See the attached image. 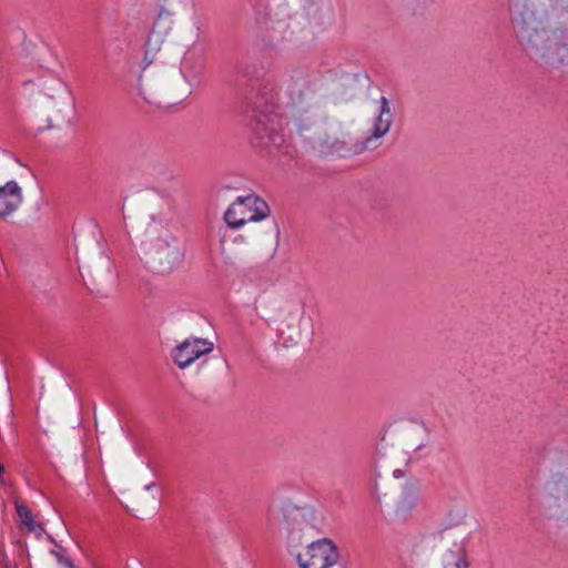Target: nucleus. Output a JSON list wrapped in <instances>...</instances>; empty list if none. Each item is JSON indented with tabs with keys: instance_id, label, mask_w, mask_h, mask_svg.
Here are the masks:
<instances>
[{
	"instance_id": "obj_15",
	"label": "nucleus",
	"mask_w": 568,
	"mask_h": 568,
	"mask_svg": "<svg viewBox=\"0 0 568 568\" xmlns=\"http://www.w3.org/2000/svg\"><path fill=\"white\" fill-rule=\"evenodd\" d=\"M417 500L418 491L416 487L413 485L405 486L398 500L396 501V514L400 517H405L415 508Z\"/></svg>"
},
{
	"instance_id": "obj_18",
	"label": "nucleus",
	"mask_w": 568,
	"mask_h": 568,
	"mask_svg": "<svg viewBox=\"0 0 568 568\" xmlns=\"http://www.w3.org/2000/svg\"><path fill=\"white\" fill-rule=\"evenodd\" d=\"M162 40L159 33L152 32L145 43V61L151 63L153 55L160 50Z\"/></svg>"
},
{
	"instance_id": "obj_13",
	"label": "nucleus",
	"mask_w": 568,
	"mask_h": 568,
	"mask_svg": "<svg viewBox=\"0 0 568 568\" xmlns=\"http://www.w3.org/2000/svg\"><path fill=\"white\" fill-rule=\"evenodd\" d=\"M304 10L314 28L324 29L333 22V10L326 0H310Z\"/></svg>"
},
{
	"instance_id": "obj_16",
	"label": "nucleus",
	"mask_w": 568,
	"mask_h": 568,
	"mask_svg": "<svg viewBox=\"0 0 568 568\" xmlns=\"http://www.w3.org/2000/svg\"><path fill=\"white\" fill-rule=\"evenodd\" d=\"M17 166L18 160L11 153L0 150V184L12 180V173Z\"/></svg>"
},
{
	"instance_id": "obj_1",
	"label": "nucleus",
	"mask_w": 568,
	"mask_h": 568,
	"mask_svg": "<svg viewBox=\"0 0 568 568\" xmlns=\"http://www.w3.org/2000/svg\"><path fill=\"white\" fill-rule=\"evenodd\" d=\"M515 37L537 64L568 69V0H509Z\"/></svg>"
},
{
	"instance_id": "obj_8",
	"label": "nucleus",
	"mask_w": 568,
	"mask_h": 568,
	"mask_svg": "<svg viewBox=\"0 0 568 568\" xmlns=\"http://www.w3.org/2000/svg\"><path fill=\"white\" fill-rule=\"evenodd\" d=\"M474 524L464 508L450 510L439 532V541L467 542L471 536Z\"/></svg>"
},
{
	"instance_id": "obj_2",
	"label": "nucleus",
	"mask_w": 568,
	"mask_h": 568,
	"mask_svg": "<svg viewBox=\"0 0 568 568\" xmlns=\"http://www.w3.org/2000/svg\"><path fill=\"white\" fill-rule=\"evenodd\" d=\"M281 103L293 121L297 135L314 149L325 150L339 143L329 133L323 98L317 83L306 75L291 77L282 87Z\"/></svg>"
},
{
	"instance_id": "obj_21",
	"label": "nucleus",
	"mask_w": 568,
	"mask_h": 568,
	"mask_svg": "<svg viewBox=\"0 0 568 568\" xmlns=\"http://www.w3.org/2000/svg\"><path fill=\"white\" fill-rule=\"evenodd\" d=\"M102 263H103V266H104L106 273H110L111 270H112V262H111V260L109 257H106V256L102 257Z\"/></svg>"
},
{
	"instance_id": "obj_24",
	"label": "nucleus",
	"mask_w": 568,
	"mask_h": 568,
	"mask_svg": "<svg viewBox=\"0 0 568 568\" xmlns=\"http://www.w3.org/2000/svg\"><path fill=\"white\" fill-rule=\"evenodd\" d=\"M2 471H3V467L0 465V473H2Z\"/></svg>"
},
{
	"instance_id": "obj_12",
	"label": "nucleus",
	"mask_w": 568,
	"mask_h": 568,
	"mask_svg": "<svg viewBox=\"0 0 568 568\" xmlns=\"http://www.w3.org/2000/svg\"><path fill=\"white\" fill-rule=\"evenodd\" d=\"M23 202L22 187L13 180L0 184V217L14 213Z\"/></svg>"
},
{
	"instance_id": "obj_22",
	"label": "nucleus",
	"mask_w": 568,
	"mask_h": 568,
	"mask_svg": "<svg viewBox=\"0 0 568 568\" xmlns=\"http://www.w3.org/2000/svg\"><path fill=\"white\" fill-rule=\"evenodd\" d=\"M278 28H281L280 23H274V22H271L270 24H266V26H265V29H266L267 31H271V32H277V31H278V30H277Z\"/></svg>"
},
{
	"instance_id": "obj_7",
	"label": "nucleus",
	"mask_w": 568,
	"mask_h": 568,
	"mask_svg": "<svg viewBox=\"0 0 568 568\" xmlns=\"http://www.w3.org/2000/svg\"><path fill=\"white\" fill-rule=\"evenodd\" d=\"M152 260L161 274H170L178 268L184 258L179 241L164 231L154 240L151 247Z\"/></svg>"
},
{
	"instance_id": "obj_5",
	"label": "nucleus",
	"mask_w": 568,
	"mask_h": 568,
	"mask_svg": "<svg viewBox=\"0 0 568 568\" xmlns=\"http://www.w3.org/2000/svg\"><path fill=\"white\" fill-rule=\"evenodd\" d=\"M271 213L267 203L261 197L248 194L239 196L225 211L224 221L231 229H239L247 222H258Z\"/></svg>"
},
{
	"instance_id": "obj_17",
	"label": "nucleus",
	"mask_w": 568,
	"mask_h": 568,
	"mask_svg": "<svg viewBox=\"0 0 568 568\" xmlns=\"http://www.w3.org/2000/svg\"><path fill=\"white\" fill-rule=\"evenodd\" d=\"M16 509H17V514L19 516L21 525L26 529H28V531H37L38 529L40 531H43L42 526L34 521L33 515L27 506H24L22 504H17Z\"/></svg>"
},
{
	"instance_id": "obj_9",
	"label": "nucleus",
	"mask_w": 568,
	"mask_h": 568,
	"mask_svg": "<svg viewBox=\"0 0 568 568\" xmlns=\"http://www.w3.org/2000/svg\"><path fill=\"white\" fill-rule=\"evenodd\" d=\"M213 349V342L206 338L191 337L173 348L172 358L179 368L185 369L196 359L210 354Z\"/></svg>"
},
{
	"instance_id": "obj_4",
	"label": "nucleus",
	"mask_w": 568,
	"mask_h": 568,
	"mask_svg": "<svg viewBox=\"0 0 568 568\" xmlns=\"http://www.w3.org/2000/svg\"><path fill=\"white\" fill-rule=\"evenodd\" d=\"M194 70V59L185 54L181 61L180 72L174 77H163L160 80L150 79L142 75L140 78L139 90L142 98L154 104H172L189 97L192 87L187 77Z\"/></svg>"
},
{
	"instance_id": "obj_3",
	"label": "nucleus",
	"mask_w": 568,
	"mask_h": 568,
	"mask_svg": "<svg viewBox=\"0 0 568 568\" xmlns=\"http://www.w3.org/2000/svg\"><path fill=\"white\" fill-rule=\"evenodd\" d=\"M287 529V551L298 568H334L339 566V552L334 542L327 538L310 542L305 549L303 532L313 528V513L307 508L287 506L283 509Z\"/></svg>"
},
{
	"instance_id": "obj_11",
	"label": "nucleus",
	"mask_w": 568,
	"mask_h": 568,
	"mask_svg": "<svg viewBox=\"0 0 568 568\" xmlns=\"http://www.w3.org/2000/svg\"><path fill=\"white\" fill-rule=\"evenodd\" d=\"M438 568H469L467 542L464 541H440V549L437 557Z\"/></svg>"
},
{
	"instance_id": "obj_20",
	"label": "nucleus",
	"mask_w": 568,
	"mask_h": 568,
	"mask_svg": "<svg viewBox=\"0 0 568 568\" xmlns=\"http://www.w3.org/2000/svg\"><path fill=\"white\" fill-rule=\"evenodd\" d=\"M51 554L57 558L58 562L67 568H75L69 557L63 556L61 552L52 550Z\"/></svg>"
},
{
	"instance_id": "obj_14",
	"label": "nucleus",
	"mask_w": 568,
	"mask_h": 568,
	"mask_svg": "<svg viewBox=\"0 0 568 568\" xmlns=\"http://www.w3.org/2000/svg\"><path fill=\"white\" fill-rule=\"evenodd\" d=\"M255 135L256 143L261 146H281L285 142L284 134L277 132L273 118L268 119L266 124L258 121L255 128Z\"/></svg>"
},
{
	"instance_id": "obj_23",
	"label": "nucleus",
	"mask_w": 568,
	"mask_h": 568,
	"mask_svg": "<svg viewBox=\"0 0 568 568\" xmlns=\"http://www.w3.org/2000/svg\"><path fill=\"white\" fill-rule=\"evenodd\" d=\"M154 486V484H150L145 486V489H151Z\"/></svg>"
},
{
	"instance_id": "obj_19",
	"label": "nucleus",
	"mask_w": 568,
	"mask_h": 568,
	"mask_svg": "<svg viewBox=\"0 0 568 568\" xmlns=\"http://www.w3.org/2000/svg\"><path fill=\"white\" fill-rule=\"evenodd\" d=\"M400 3L409 11L417 12L428 8L434 0H399Z\"/></svg>"
},
{
	"instance_id": "obj_6",
	"label": "nucleus",
	"mask_w": 568,
	"mask_h": 568,
	"mask_svg": "<svg viewBox=\"0 0 568 568\" xmlns=\"http://www.w3.org/2000/svg\"><path fill=\"white\" fill-rule=\"evenodd\" d=\"M393 121L394 114L390 110L389 102L385 97H382L377 102L369 134L353 144V153L361 154L379 148L382 144L381 140L389 132Z\"/></svg>"
},
{
	"instance_id": "obj_10",
	"label": "nucleus",
	"mask_w": 568,
	"mask_h": 568,
	"mask_svg": "<svg viewBox=\"0 0 568 568\" xmlns=\"http://www.w3.org/2000/svg\"><path fill=\"white\" fill-rule=\"evenodd\" d=\"M550 516L560 517L568 511V476L565 473H554L546 481Z\"/></svg>"
}]
</instances>
